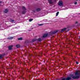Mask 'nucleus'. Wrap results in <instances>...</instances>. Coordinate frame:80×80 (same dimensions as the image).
Masks as SVG:
<instances>
[{
  "label": "nucleus",
  "instance_id": "f257e3e1",
  "mask_svg": "<svg viewBox=\"0 0 80 80\" xmlns=\"http://www.w3.org/2000/svg\"><path fill=\"white\" fill-rule=\"evenodd\" d=\"M70 76L72 77V78L73 79H77L78 78H79V76H73V74H71L70 75Z\"/></svg>",
  "mask_w": 80,
  "mask_h": 80
},
{
  "label": "nucleus",
  "instance_id": "f03ea898",
  "mask_svg": "<svg viewBox=\"0 0 80 80\" xmlns=\"http://www.w3.org/2000/svg\"><path fill=\"white\" fill-rule=\"evenodd\" d=\"M58 5L60 7H63V2L62 1H60L58 3Z\"/></svg>",
  "mask_w": 80,
  "mask_h": 80
},
{
  "label": "nucleus",
  "instance_id": "7ed1b4c3",
  "mask_svg": "<svg viewBox=\"0 0 80 80\" xmlns=\"http://www.w3.org/2000/svg\"><path fill=\"white\" fill-rule=\"evenodd\" d=\"M22 9L23 10V11H22V14H25V13H26V8H25L24 7H22Z\"/></svg>",
  "mask_w": 80,
  "mask_h": 80
},
{
  "label": "nucleus",
  "instance_id": "20e7f679",
  "mask_svg": "<svg viewBox=\"0 0 80 80\" xmlns=\"http://www.w3.org/2000/svg\"><path fill=\"white\" fill-rule=\"evenodd\" d=\"M72 79V78L71 77H68L67 78H62V80H70Z\"/></svg>",
  "mask_w": 80,
  "mask_h": 80
},
{
  "label": "nucleus",
  "instance_id": "39448f33",
  "mask_svg": "<svg viewBox=\"0 0 80 80\" xmlns=\"http://www.w3.org/2000/svg\"><path fill=\"white\" fill-rule=\"evenodd\" d=\"M48 35V34H44L43 36L42 37L43 38H45V37H47Z\"/></svg>",
  "mask_w": 80,
  "mask_h": 80
},
{
  "label": "nucleus",
  "instance_id": "423d86ee",
  "mask_svg": "<svg viewBox=\"0 0 80 80\" xmlns=\"http://www.w3.org/2000/svg\"><path fill=\"white\" fill-rule=\"evenodd\" d=\"M48 2H49V3L51 4H52L53 3V2H52V0H48Z\"/></svg>",
  "mask_w": 80,
  "mask_h": 80
},
{
  "label": "nucleus",
  "instance_id": "0eeeda50",
  "mask_svg": "<svg viewBox=\"0 0 80 80\" xmlns=\"http://www.w3.org/2000/svg\"><path fill=\"white\" fill-rule=\"evenodd\" d=\"M67 30V28H63L62 29V30L61 31V32H64V31H65V30Z\"/></svg>",
  "mask_w": 80,
  "mask_h": 80
},
{
  "label": "nucleus",
  "instance_id": "6e6552de",
  "mask_svg": "<svg viewBox=\"0 0 80 80\" xmlns=\"http://www.w3.org/2000/svg\"><path fill=\"white\" fill-rule=\"evenodd\" d=\"M79 73H80V72L78 71L76 72L75 73V75H76V76H77V75H78L79 74Z\"/></svg>",
  "mask_w": 80,
  "mask_h": 80
},
{
  "label": "nucleus",
  "instance_id": "1a4fd4ad",
  "mask_svg": "<svg viewBox=\"0 0 80 80\" xmlns=\"http://www.w3.org/2000/svg\"><path fill=\"white\" fill-rule=\"evenodd\" d=\"M13 37H9L7 38V39L8 40H12V39H13Z\"/></svg>",
  "mask_w": 80,
  "mask_h": 80
},
{
  "label": "nucleus",
  "instance_id": "9d476101",
  "mask_svg": "<svg viewBox=\"0 0 80 80\" xmlns=\"http://www.w3.org/2000/svg\"><path fill=\"white\" fill-rule=\"evenodd\" d=\"M8 12V10L7 9H5L4 11V13H7V12Z\"/></svg>",
  "mask_w": 80,
  "mask_h": 80
},
{
  "label": "nucleus",
  "instance_id": "9b49d317",
  "mask_svg": "<svg viewBox=\"0 0 80 80\" xmlns=\"http://www.w3.org/2000/svg\"><path fill=\"white\" fill-rule=\"evenodd\" d=\"M13 47V46H10L9 47V50H11L12 48V47Z\"/></svg>",
  "mask_w": 80,
  "mask_h": 80
},
{
  "label": "nucleus",
  "instance_id": "f8f14e48",
  "mask_svg": "<svg viewBox=\"0 0 80 80\" xmlns=\"http://www.w3.org/2000/svg\"><path fill=\"white\" fill-rule=\"evenodd\" d=\"M41 9L40 8H37L36 9V10L37 12H39V11H40Z\"/></svg>",
  "mask_w": 80,
  "mask_h": 80
},
{
  "label": "nucleus",
  "instance_id": "ddd939ff",
  "mask_svg": "<svg viewBox=\"0 0 80 80\" xmlns=\"http://www.w3.org/2000/svg\"><path fill=\"white\" fill-rule=\"evenodd\" d=\"M37 40L39 42H41L42 41V39H41L40 38H39L37 39Z\"/></svg>",
  "mask_w": 80,
  "mask_h": 80
},
{
  "label": "nucleus",
  "instance_id": "4468645a",
  "mask_svg": "<svg viewBox=\"0 0 80 80\" xmlns=\"http://www.w3.org/2000/svg\"><path fill=\"white\" fill-rule=\"evenodd\" d=\"M38 26H42L43 25V24H38Z\"/></svg>",
  "mask_w": 80,
  "mask_h": 80
},
{
  "label": "nucleus",
  "instance_id": "2eb2a0df",
  "mask_svg": "<svg viewBox=\"0 0 80 80\" xmlns=\"http://www.w3.org/2000/svg\"><path fill=\"white\" fill-rule=\"evenodd\" d=\"M57 32H58V31H54L52 33L53 34H55V33H57Z\"/></svg>",
  "mask_w": 80,
  "mask_h": 80
},
{
  "label": "nucleus",
  "instance_id": "dca6fc26",
  "mask_svg": "<svg viewBox=\"0 0 80 80\" xmlns=\"http://www.w3.org/2000/svg\"><path fill=\"white\" fill-rule=\"evenodd\" d=\"M58 14H59V12H58L56 13V17H57V16H58Z\"/></svg>",
  "mask_w": 80,
  "mask_h": 80
},
{
  "label": "nucleus",
  "instance_id": "f3484780",
  "mask_svg": "<svg viewBox=\"0 0 80 80\" xmlns=\"http://www.w3.org/2000/svg\"><path fill=\"white\" fill-rule=\"evenodd\" d=\"M16 47L17 48H19V47H20V45H16Z\"/></svg>",
  "mask_w": 80,
  "mask_h": 80
},
{
  "label": "nucleus",
  "instance_id": "a211bd4d",
  "mask_svg": "<svg viewBox=\"0 0 80 80\" xmlns=\"http://www.w3.org/2000/svg\"><path fill=\"white\" fill-rule=\"evenodd\" d=\"M33 20V19H30L29 20V22H32Z\"/></svg>",
  "mask_w": 80,
  "mask_h": 80
},
{
  "label": "nucleus",
  "instance_id": "6ab92c4d",
  "mask_svg": "<svg viewBox=\"0 0 80 80\" xmlns=\"http://www.w3.org/2000/svg\"><path fill=\"white\" fill-rule=\"evenodd\" d=\"M18 40H22V38H18Z\"/></svg>",
  "mask_w": 80,
  "mask_h": 80
},
{
  "label": "nucleus",
  "instance_id": "aec40b11",
  "mask_svg": "<svg viewBox=\"0 0 80 80\" xmlns=\"http://www.w3.org/2000/svg\"><path fill=\"white\" fill-rule=\"evenodd\" d=\"M3 57H2V55L0 54V59H1V58H2Z\"/></svg>",
  "mask_w": 80,
  "mask_h": 80
},
{
  "label": "nucleus",
  "instance_id": "412c9836",
  "mask_svg": "<svg viewBox=\"0 0 80 80\" xmlns=\"http://www.w3.org/2000/svg\"><path fill=\"white\" fill-rule=\"evenodd\" d=\"M32 41H33V42H35V41H36V39H33L32 40Z\"/></svg>",
  "mask_w": 80,
  "mask_h": 80
},
{
  "label": "nucleus",
  "instance_id": "4be33fe9",
  "mask_svg": "<svg viewBox=\"0 0 80 80\" xmlns=\"http://www.w3.org/2000/svg\"><path fill=\"white\" fill-rule=\"evenodd\" d=\"M77 2H76L74 3V4L75 5H77Z\"/></svg>",
  "mask_w": 80,
  "mask_h": 80
},
{
  "label": "nucleus",
  "instance_id": "5701e85b",
  "mask_svg": "<svg viewBox=\"0 0 80 80\" xmlns=\"http://www.w3.org/2000/svg\"><path fill=\"white\" fill-rule=\"evenodd\" d=\"M76 64H78V62H76Z\"/></svg>",
  "mask_w": 80,
  "mask_h": 80
},
{
  "label": "nucleus",
  "instance_id": "b1692460",
  "mask_svg": "<svg viewBox=\"0 0 80 80\" xmlns=\"http://www.w3.org/2000/svg\"><path fill=\"white\" fill-rule=\"evenodd\" d=\"M78 23V22L76 21V23Z\"/></svg>",
  "mask_w": 80,
  "mask_h": 80
},
{
  "label": "nucleus",
  "instance_id": "393cba45",
  "mask_svg": "<svg viewBox=\"0 0 80 80\" xmlns=\"http://www.w3.org/2000/svg\"><path fill=\"white\" fill-rule=\"evenodd\" d=\"M12 22H13V21H14V20H12Z\"/></svg>",
  "mask_w": 80,
  "mask_h": 80
},
{
  "label": "nucleus",
  "instance_id": "a878e982",
  "mask_svg": "<svg viewBox=\"0 0 80 80\" xmlns=\"http://www.w3.org/2000/svg\"><path fill=\"white\" fill-rule=\"evenodd\" d=\"M2 3V2L0 1V3Z\"/></svg>",
  "mask_w": 80,
  "mask_h": 80
},
{
  "label": "nucleus",
  "instance_id": "bb28decb",
  "mask_svg": "<svg viewBox=\"0 0 80 80\" xmlns=\"http://www.w3.org/2000/svg\"><path fill=\"white\" fill-rule=\"evenodd\" d=\"M79 37H80V36H79Z\"/></svg>",
  "mask_w": 80,
  "mask_h": 80
}]
</instances>
